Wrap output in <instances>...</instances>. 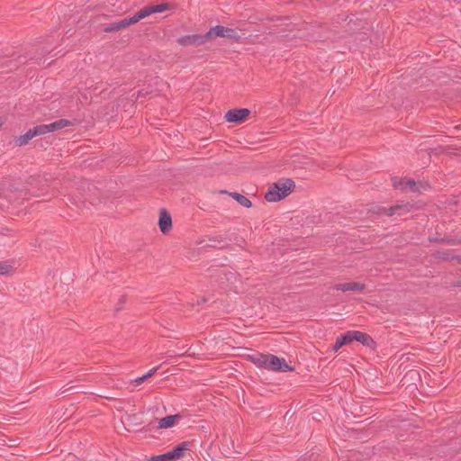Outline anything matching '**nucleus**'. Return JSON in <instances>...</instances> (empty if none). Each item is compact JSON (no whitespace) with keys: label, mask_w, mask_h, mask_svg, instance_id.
I'll list each match as a JSON object with an SVG mask.
<instances>
[{"label":"nucleus","mask_w":461,"mask_h":461,"mask_svg":"<svg viewBox=\"0 0 461 461\" xmlns=\"http://www.w3.org/2000/svg\"><path fill=\"white\" fill-rule=\"evenodd\" d=\"M295 185L292 179H280L269 185L265 194L267 202H278L288 196L294 190Z\"/></svg>","instance_id":"1"},{"label":"nucleus","mask_w":461,"mask_h":461,"mask_svg":"<svg viewBox=\"0 0 461 461\" xmlns=\"http://www.w3.org/2000/svg\"><path fill=\"white\" fill-rule=\"evenodd\" d=\"M72 125V122L67 119H60L50 124H41L31 129L33 137L44 135L49 132H53L63 128Z\"/></svg>","instance_id":"2"},{"label":"nucleus","mask_w":461,"mask_h":461,"mask_svg":"<svg viewBox=\"0 0 461 461\" xmlns=\"http://www.w3.org/2000/svg\"><path fill=\"white\" fill-rule=\"evenodd\" d=\"M207 36L209 40L214 39L216 37H222L239 41L240 39V35L236 29L224 27L221 25L212 27L208 31Z\"/></svg>","instance_id":"3"},{"label":"nucleus","mask_w":461,"mask_h":461,"mask_svg":"<svg viewBox=\"0 0 461 461\" xmlns=\"http://www.w3.org/2000/svg\"><path fill=\"white\" fill-rule=\"evenodd\" d=\"M187 448L188 443L184 442L176 447L172 451L149 457V461H177L184 456Z\"/></svg>","instance_id":"4"},{"label":"nucleus","mask_w":461,"mask_h":461,"mask_svg":"<svg viewBox=\"0 0 461 461\" xmlns=\"http://www.w3.org/2000/svg\"><path fill=\"white\" fill-rule=\"evenodd\" d=\"M393 185L395 188L409 189L412 192H421L426 186L421 183H416L414 180L410 178H403L394 176L392 178Z\"/></svg>","instance_id":"5"},{"label":"nucleus","mask_w":461,"mask_h":461,"mask_svg":"<svg viewBox=\"0 0 461 461\" xmlns=\"http://www.w3.org/2000/svg\"><path fill=\"white\" fill-rule=\"evenodd\" d=\"M186 423H187L186 418L183 414L177 413L175 415H168L167 417L160 419L158 420V429H170L176 425H179V424L184 425Z\"/></svg>","instance_id":"6"},{"label":"nucleus","mask_w":461,"mask_h":461,"mask_svg":"<svg viewBox=\"0 0 461 461\" xmlns=\"http://www.w3.org/2000/svg\"><path fill=\"white\" fill-rule=\"evenodd\" d=\"M209 41L207 33L185 35L177 39V43L181 46H200Z\"/></svg>","instance_id":"7"},{"label":"nucleus","mask_w":461,"mask_h":461,"mask_svg":"<svg viewBox=\"0 0 461 461\" xmlns=\"http://www.w3.org/2000/svg\"><path fill=\"white\" fill-rule=\"evenodd\" d=\"M249 114L250 110L247 108L231 109L226 113L225 119L229 122H235L240 124L245 122Z\"/></svg>","instance_id":"8"},{"label":"nucleus","mask_w":461,"mask_h":461,"mask_svg":"<svg viewBox=\"0 0 461 461\" xmlns=\"http://www.w3.org/2000/svg\"><path fill=\"white\" fill-rule=\"evenodd\" d=\"M266 368L272 371L280 372H287L292 370V368L288 366L284 358H280L274 355H269Z\"/></svg>","instance_id":"9"},{"label":"nucleus","mask_w":461,"mask_h":461,"mask_svg":"<svg viewBox=\"0 0 461 461\" xmlns=\"http://www.w3.org/2000/svg\"><path fill=\"white\" fill-rule=\"evenodd\" d=\"M412 206L409 203H401V204H396V205H393V206H391L389 208H384V207H377V210L375 211L376 213H384L387 216H392V215H394L396 213L398 214H402L403 212H410V209L411 208Z\"/></svg>","instance_id":"10"},{"label":"nucleus","mask_w":461,"mask_h":461,"mask_svg":"<svg viewBox=\"0 0 461 461\" xmlns=\"http://www.w3.org/2000/svg\"><path fill=\"white\" fill-rule=\"evenodd\" d=\"M158 227L163 234H167L172 230V218L166 209H161L159 212Z\"/></svg>","instance_id":"11"},{"label":"nucleus","mask_w":461,"mask_h":461,"mask_svg":"<svg viewBox=\"0 0 461 461\" xmlns=\"http://www.w3.org/2000/svg\"><path fill=\"white\" fill-rule=\"evenodd\" d=\"M171 6L169 4L163 3L159 5L145 6L142 9H140V12L141 14L142 19H144L152 14L162 13L164 11L169 10Z\"/></svg>","instance_id":"12"},{"label":"nucleus","mask_w":461,"mask_h":461,"mask_svg":"<svg viewBox=\"0 0 461 461\" xmlns=\"http://www.w3.org/2000/svg\"><path fill=\"white\" fill-rule=\"evenodd\" d=\"M335 290L342 291V292H362L366 289V285L357 283V282H348V283H342V284H337L334 286Z\"/></svg>","instance_id":"13"},{"label":"nucleus","mask_w":461,"mask_h":461,"mask_svg":"<svg viewBox=\"0 0 461 461\" xmlns=\"http://www.w3.org/2000/svg\"><path fill=\"white\" fill-rule=\"evenodd\" d=\"M353 340L352 331H348L346 334L337 338L333 346V350L338 351L342 346L351 343Z\"/></svg>","instance_id":"14"},{"label":"nucleus","mask_w":461,"mask_h":461,"mask_svg":"<svg viewBox=\"0 0 461 461\" xmlns=\"http://www.w3.org/2000/svg\"><path fill=\"white\" fill-rule=\"evenodd\" d=\"M142 19L140 12H137L134 15L131 17H126L121 21H119V25L121 27V30L125 29L128 26L133 25L140 22Z\"/></svg>","instance_id":"15"},{"label":"nucleus","mask_w":461,"mask_h":461,"mask_svg":"<svg viewBox=\"0 0 461 461\" xmlns=\"http://www.w3.org/2000/svg\"><path fill=\"white\" fill-rule=\"evenodd\" d=\"M221 193H224V192L221 191ZM225 193L227 194V192H225ZM228 194L230 196H231L234 200H236L243 207L250 208L252 206L251 201L243 194H240L236 192L228 193Z\"/></svg>","instance_id":"16"},{"label":"nucleus","mask_w":461,"mask_h":461,"mask_svg":"<svg viewBox=\"0 0 461 461\" xmlns=\"http://www.w3.org/2000/svg\"><path fill=\"white\" fill-rule=\"evenodd\" d=\"M353 340L361 342L365 346H369L373 343V339L366 333L354 330L352 331Z\"/></svg>","instance_id":"17"},{"label":"nucleus","mask_w":461,"mask_h":461,"mask_svg":"<svg viewBox=\"0 0 461 461\" xmlns=\"http://www.w3.org/2000/svg\"><path fill=\"white\" fill-rule=\"evenodd\" d=\"M31 129L23 135L15 138L14 142L18 147L25 146L32 139H33Z\"/></svg>","instance_id":"18"},{"label":"nucleus","mask_w":461,"mask_h":461,"mask_svg":"<svg viewBox=\"0 0 461 461\" xmlns=\"http://www.w3.org/2000/svg\"><path fill=\"white\" fill-rule=\"evenodd\" d=\"M268 357H269V355L256 354V355L250 356L249 357L253 363H255L256 365H258L259 366L266 368L267 363L268 360Z\"/></svg>","instance_id":"19"},{"label":"nucleus","mask_w":461,"mask_h":461,"mask_svg":"<svg viewBox=\"0 0 461 461\" xmlns=\"http://www.w3.org/2000/svg\"><path fill=\"white\" fill-rule=\"evenodd\" d=\"M14 273V268L12 265L7 264L6 262L0 263V275H13Z\"/></svg>","instance_id":"20"},{"label":"nucleus","mask_w":461,"mask_h":461,"mask_svg":"<svg viewBox=\"0 0 461 461\" xmlns=\"http://www.w3.org/2000/svg\"><path fill=\"white\" fill-rule=\"evenodd\" d=\"M119 21L118 22H114L113 23H110L108 24L105 28H104V32H117V31H120L121 30V27L119 25Z\"/></svg>","instance_id":"21"},{"label":"nucleus","mask_w":461,"mask_h":461,"mask_svg":"<svg viewBox=\"0 0 461 461\" xmlns=\"http://www.w3.org/2000/svg\"><path fill=\"white\" fill-rule=\"evenodd\" d=\"M148 378L146 377V375H142L140 377H138L136 379H134L131 384L135 386H138L140 384H141L143 382H145Z\"/></svg>","instance_id":"22"},{"label":"nucleus","mask_w":461,"mask_h":461,"mask_svg":"<svg viewBox=\"0 0 461 461\" xmlns=\"http://www.w3.org/2000/svg\"><path fill=\"white\" fill-rule=\"evenodd\" d=\"M126 301V296L125 295H122L120 297L119 299V303H118V306L116 307V311H119L122 309V305L124 304Z\"/></svg>","instance_id":"23"},{"label":"nucleus","mask_w":461,"mask_h":461,"mask_svg":"<svg viewBox=\"0 0 461 461\" xmlns=\"http://www.w3.org/2000/svg\"><path fill=\"white\" fill-rule=\"evenodd\" d=\"M159 366H156V367H153L151 368L147 374H145L146 377L149 379V377H151L153 375L156 374V372L158 370Z\"/></svg>","instance_id":"24"},{"label":"nucleus","mask_w":461,"mask_h":461,"mask_svg":"<svg viewBox=\"0 0 461 461\" xmlns=\"http://www.w3.org/2000/svg\"><path fill=\"white\" fill-rule=\"evenodd\" d=\"M5 121L3 118L0 117V128L2 127V125L4 124Z\"/></svg>","instance_id":"25"},{"label":"nucleus","mask_w":461,"mask_h":461,"mask_svg":"<svg viewBox=\"0 0 461 461\" xmlns=\"http://www.w3.org/2000/svg\"><path fill=\"white\" fill-rule=\"evenodd\" d=\"M189 429H198L199 428H198V427H195V426H194V427H193V426H190V427H189Z\"/></svg>","instance_id":"26"},{"label":"nucleus","mask_w":461,"mask_h":461,"mask_svg":"<svg viewBox=\"0 0 461 461\" xmlns=\"http://www.w3.org/2000/svg\"><path fill=\"white\" fill-rule=\"evenodd\" d=\"M185 353H186V352H184V353L179 354V355H177V356H178V357H182V356H185Z\"/></svg>","instance_id":"27"},{"label":"nucleus","mask_w":461,"mask_h":461,"mask_svg":"<svg viewBox=\"0 0 461 461\" xmlns=\"http://www.w3.org/2000/svg\"><path fill=\"white\" fill-rule=\"evenodd\" d=\"M183 348H186V351L189 349V348H187V346H183Z\"/></svg>","instance_id":"28"}]
</instances>
